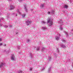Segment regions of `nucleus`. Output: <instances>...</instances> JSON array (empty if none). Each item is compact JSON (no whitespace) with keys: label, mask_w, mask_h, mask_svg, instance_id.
I'll use <instances>...</instances> for the list:
<instances>
[{"label":"nucleus","mask_w":73,"mask_h":73,"mask_svg":"<svg viewBox=\"0 0 73 73\" xmlns=\"http://www.w3.org/2000/svg\"><path fill=\"white\" fill-rule=\"evenodd\" d=\"M29 54L30 56H31V58H32V53H29Z\"/></svg>","instance_id":"24"},{"label":"nucleus","mask_w":73,"mask_h":73,"mask_svg":"<svg viewBox=\"0 0 73 73\" xmlns=\"http://www.w3.org/2000/svg\"><path fill=\"white\" fill-rule=\"evenodd\" d=\"M48 23H49V27H52L53 25V19L51 18H48L47 20Z\"/></svg>","instance_id":"1"},{"label":"nucleus","mask_w":73,"mask_h":73,"mask_svg":"<svg viewBox=\"0 0 73 73\" xmlns=\"http://www.w3.org/2000/svg\"><path fill=\"white\" fill-rule=\"evenodd\" d=\"M71 34L72 35V33H71Z\"/></svg>","instance_id":"48"},{"label":"nucleus","mask_w":73,"mask_h":73,"mask_svg":"<svg viewBox=\"0 0 73 73\" xmlns=\"http://www.w3.org/2000/svg\"><path fill=\"white\" fill-rule=\"evenodd\" d=\"M13 15H16V16H17V14L16 13H13Z\"/></svg>","instance_id":"30"},{"label":"nucleus","mask_w":73,"mask_h":73,"mask_svg":"<svg viewBox=\"0 0 73 73\" xmlns=\"http://www.w3.org/2000/svg\"><path fill=\"white\" fill-rule=\"evenodd\" d=\"M54 56H55V58H56V57H57V56H58V55L56 54H54Z\"/></svg>","instance_id":"22"},{"label":"nucleus","mask_w":73,"mask_h":73,"mask_svg":"<svg viewBox=\"0 0 73 73\" xmlns=\"http://www.w3.org/2000/svg\"><path fill=\"white\" fill-rule=\"evenodd\" d=\"M10 10H12L13 9H15V6L13 5H11L10 6Z\"/></svg>","instance_id":"4"},{"label":"nucleus","mask_w":73,"mask_h":73,"mask_svg":"<svg viewBox=\"0 0 73 73\" xmlns=\"http://www.w3.org/2000/svg\"><path fill=\"white\" fill-rule=\"evenodd\" d=\"M0 21H1V20L0 19Z\"/></svg>","instance_id":"47"},{"label":"nucleus","mask_w":73,"mask_h":73,"mask_svg":"<svg viewBox=\"0 0 73 73\" xmlns=\"http://www.w3.org/2000/svg\"><path fill=\"white\" fill-rule=\"evenodd\" d=\"M59 36H60V34H59V35H58Z\"/></svg>","instance_id":"43"},{"label":"nucleus","mask_w":73,"mask_h":73,"mask_svg":"<svg viewBox=\"0 0 73 73\" xmlns=\"http://www.w3.org/2000/svg\"><path fill=\"white\" fill-rule=\"evenodd\" d=\"M2 40V39L1 38H0V41H1Z\"/></svg>","instance_id":"39"},{"label":"nucleus","mask_w":73,"mask_h":73,"mask_svg":"<svg viewBox=\"0 0 73 73\" xmlns=\"http://www.w3.org/2000/svg\"><path fill=\"white\" fill-rule=\"evenodd\" d=\"M63 29V28L62 27H60V31H62Z\"/></svg>","instance_id":"25"},{"label":"nucleus","mask_w":73,"mask_h":73,"mask_svg":"<svg viewBox=\"0 0 73 73\" xmlns=\"http://www.w3.org/2000/svg\"><path fill=\"white\" fill-rule=\"evenodd\" d=\"M3 19H4V18H2V20H3Z\"/></svg>","instance_id":"42"},{"label":"nucleus","mask_w":73,"mask_h":73,"mask_svg":"<svg viewBox=\"0 0 73 73\" xmlns=\"http://www.w3.org/2000/svg\"><path fill=\"white\" fill-rule=\"evenodd\" d=\"M37 50H40V47H38Z\"/></svg>","instance_id":"33"},{"label":"nucleus","mask_w":73,"mask_h":73,"mask_svg":"<svg viewBox=\"0 0 73 73\" xmlns=\"http://www.w3.org/2000/svg\"><path fill=\"white\" fill-rule=\"evenodd\" d=\"M55 38L56 40H57V41H58L60 39V37H58V36H56L55 37Z\"/></svg>","instance_id":"7"},{"label":"nucleus","mask_w":73,"mask_h":73,"mask_svg":"<svg viewBox=\"0 0 73 73\" xmlns=\"http://www.w3.org/2000/svg\"><path fill=\"white\" fill-rule=\"evenodd\" d=\"M70 35H71V34H70Z\"/></svg>","instance_id":"49"},{"label":"nucleus","mask_w":73,"mask_h":73,"mask_svg":"<svg viewBox=\"0 0 73 73\" xmlns=\"http://www.w3.org/2000/svg\"><path fill=\"white\" fill-rule=\"evenodd\" d=\"M52 69V68L51 67H50L49 68H48V72H50L51 71V69Z\"/></svg>","instance_id":"13"},{"label":"nucleus","mask_w":73,"mask_h":73,"mask_svg":"<svg viewBox=\"0 0 73 73\" xmlns=\"http://www.w3.org/2000/svg\"><path fill=\"white\" fill-rule=\"evenodd\" d=\"M17 12H18V13H19V14H20V15H21V13L19 11V10L18 9H17Z\"/></svg>","instance_id":"19"},{"label":"nucleus","mask_w":73,"mask_h":73,"mask_svg":"<svg viewBox=\"0 0 73 73\" xmlns=\"http://www.w3.org/2000/svg\"><path fill=\"white\" fill-rule=\"evenodd\" d=\"M9 2H12V0H8Z\"/></svg>","instance_id":"36"},{"label":"nucleus","mask_w":73,"mask_h":73,"mask_svg":"<svg viewBox=\"0 0 73 73\" xmlns=\"http://www.w3.org/2000/svg\"><path fill=\"white\" fill-rule=\"evenodd\" d=\"M29 70L30 71H32V68H30L29 69Z\"/></svg>","instance_id":"26"},{"label":"nucleus","mask_w":73,"mask_h":73,"mask_svg":"<svg viewBox=\"0 0 73 73\" xmlns=\"http://www.w3.org/2000/svg\"><path fill=\"white\" fill-rule=\"evenodd\" d=\"M11 60L12 61H15L16 60V58L14 55H13L11 56Z\"/></svg>","instance_id":"3"},{"label":"nucleus","mask_w":73,"mask_h":73,"mask_svg":"<svg viewBox=\"0 0 73 73\" xmlns=\"http://www.w3.org/2000/svg\"><path fill=\"white\" fill-rule=\"evenodd\" d=\"M9 27H12V25H10L9 26Z\"/></svg>","instance_id":"37"},{"label":"nucleus","mask_w":73,"mask_h":73,"mask_svg":"<svg viewBox=\"0 0 73 73\" xmlns=\"http://www.w3.org/2000/svg\"><path fill=\"white\" fill-rule=\"evenodd\" d=\"M3 27L4 28H8V26L4 25L3 26Z\"/></svg>","instance_id":"27"},{"label":"nucleus","mask_w":73,"mask_h":73,"mask_svg":"<svg viewBox=\"0 0 73 73\" xmlns=\"http://www.w3.org/2000/svg\"><path fill=\"white\" fill-rule=\"evenodd\" d=\"M64 8H67L68 7V6L66 5H64Z\"/></svg>","instance_id":"15"},{"label":"nucleus","mask_w":73,"mask_h":73,"mask_svg":"<svg viewBox=\"0 0 73 73\" xmlns=\"http://www.w3.org/2000/svg\"><path fill=\"white\" fill-rule=\"evenodd\" d=\"M71 31H73V29H72V30H71Z\"/></svg>","instance_id":"46"},{"label":"nucleus","mask_w":73,"mask_h":73,"mask_svg":"<svg viewBox=\"0 0 73 73\" xmlns=\"http://www.w3.org/2000/svg\"><path fill=\"white\" fill-rule=\"evenodd\" d=\"M56 50L58 53V52H59V50H58V48H57Z\"/></svg>","instance_id":"32"},{"label":"nucleus","mask_w":73,"mask_h":73,"mask_svg":"<svg viewBox=\"0 0 73 73\" xmlns=\"http://www.w3.org/2000/svg\"><path fill=\"white\" fill-rule=\"evenodd\" d=\"M64 33L66 34L67 37H69V35H68V32L66 31H64Z\"/></svg>","instance_id":"6"},{"label":"nucleus","mask_w":73,"mask_h":73,"mask_svg":"<svg viewBox=\"0 0 73 73\" xmlns=\"http://www.w3.org/2000/svg\"><path fill=\"white\" fill-rule=\"evenodd\" d=\"M62 41L63 42H66V40H62Z\"/></svg>","instance_id":"31"},{"label":"nucleus","mask_w":73,"mask_h":73,"mask_svg":"<svg viewBox=\"0 0 73 73\" xmlns=\"http://www.w3.org/2000/svg\"><path fill=\"white\" fill-rule=\"evenodd\" d=\"M17 48L18 49H20V47L19 46H18L17 47Z\"/></svg>","instance_id":"35"},{"label":"nucleus","mask_w":73,"mask_h":73,"mask_svg":"<svg viewBox=\"0 0 73 73\" xmlns=\"http://www.w3.org/2000/svg\"><path fill=\"white\" fill-rule=\"evenodd\" d=\"M24 9H25V12H27L28 11H27V5H24Z\"/></svg>","instance_id":"8"},{"label":"nucleus","mask_w":73,"mask_h":73,"mask_svg":"<svg viewBox=\"0 0 73 73\" xmlns=\"http://www.w3.org/2000/svg\"><path fill=\"white\" fill-rule=\"evenodd\" d=\"M68 1H69V0H68Z\"/></svg>","instance_id":"50"},{"label":"nucleus","mask_w":73,"mask_h":73,"mask_svg":"<svg viewBox=\"0 0 73 73\" xmlns=\"http://www.w3.org/2000/svg\"><path fill=\"white\" fill-rule=\"evenodd\" d=\"M34 48H36V47L34 46Z\"/></svg>","instance_id":"45"},{"label":"nucleus","mask_w":73,"mask_h":73,"mask_svg":"<svg viewBox=\"0 0 73 73\" xmlns=\"http://www.w3.org/2000/svg\"><path fill=\"white\" fill-rule=\"evenodd\" d=\"M45 48L44 47H43L42 49V52H43L44 51V50H45Z\"/></svg>","instance_id":"21"},{"label":"nucleus","mask_w":73,"mask_h":73,"mask_svg":"<svg viewBox=\"0 0 73 73\" xmlns=\"http://www.w3.org/2000/svg\"><path fill=\"white\" fill-rule=\"evenodd\" d=\"M61 46L62 47V48H66V46L64 45H61Z\"/></svg>","instance_id":"17"},{"label":"nucleus","mask_w":73,"mask_h":73,"mask_svg":"<svg viewBox=\"0 0 73 73\" xmlns=\"http://www.w3.org/2000/svg\"><path fill=\"white\" fill-rule=\"evenodd\" d=\"M3 46H6V44H5Z\"/></svg>","instance_id":"40"},{"label":"nucleus","mask_w":73,"mask_h":73,"mask_svg":"<svg viewBox=\"0 0 73 73\" xmlns=\"http://www.w3.org/2000/svg\"><path fill=\"white\" fill-rule=\"evenodd\" d=\"M5 65V63H1V64H0V68H1L2 66H3V65Z\"/></svg>","instance_id":"9"},{"label":"nucleus","mask_w":73,"mask_h":73,"mask_svg":"<svg viewBox=\"0 0 73 73\" xmlns=\"http://www.w3.org/2000/svg\"><path fill=\"white\" fill-rule=\"evenodd\" d=\"M30 41V40L29 39H27V42H28V43Z\"/></svg>","instance_id":"34"},{"label":"nucleus","mask_w":73,"mask_h":73,"mask_svg":"<svg viewBox=\"0 0 73 73\" xmlns=\"http://www.w3.org/2000/svg\"><path fill=\"white\" fill-rule=\"evenodd\" d=\"M45 69V68H44V66L42 67V69H41V71H42L44 70Z\"/></svg>","instance_id":"18"},{"label":"nucleus","mask_w":73,"mask_h":73,"mask_svg":"<svg viewBox=\"0 0 73 73\" xmlns=\"http://www.w3.org/2000/svg\"><path fill=\"white\" fill-rule=\"evenodd\" d=\"M54 11L52 10L51 12V14H54Z\"/></svg>","instance_id":"20"},{"label":"nucleus","mask_w":73,"mask_h":73,"mask_svg":"<svg viewBox=\"0 0 73 73\" xmlns=\"http://www.w3.org/2000/svg\"><path fill=\"white\" fill-rule=\"evenodd\" d=\"M51 60H52V58H51V57L50 56H48V59H47V60L48 61H51Z\"/></svg>","instance_id":"10"},{"label":"nucleus","mask_w":73,"mask_h":73,"mask_svg":"<svg viewBox=\"0 0 73 73\" xmlns=\"http://www.w3.org/2000/svg\"><path fill=\"white\" fill-rule=\"evenodd\" d=\"M6 19H9V13L7 14V15L6 17Z\"/></svg>","instance_id":"12"},{"label":"nucleus","mask_w":73,"mask_h":73,"mask_svg":"<svg viewBox=\"0 0 73 73\" xmlns=\"http://www.w3.org/2000/svg\"><path fill=\"white\" fill-rule=\"evenodd\" d=\"M62 23L63 22H62V20H60V27H61L62 25H63V24H62Z\"/></svg>","instance_id":"5"},{"label":"nucleus","mask_w":73,"mask_h":73,"mask_svg":"<svg viewBox=\"0 0 73 73\" xmlns=\"http://www.w3.org/2000/svg\"><path fill=\"white\" fill-rule=\"evenodd\" d=\"M22 18H24L25 17V14H23L22 15Z\"/></svg>","instance_id":"16"},{"label":"nucleus","mask_w":73,"mask_h":73,"mask_svg":"<svg viewBox=\"0 0 73 73\" xmlns=\"http://www.w3.org/2000/svg\"><path fill=\"white\" fill-rule=\"evenodd\" d=\"M22 71L21 70H19V71L18 73H22Z\"/></svg>","instance_id":"28"},{"label":"nucleus","mask_w":73,"mask_h":73,"mask_svg":"<svg viewBox=\"0 0 73 73\" xmlns=\"http://www.w3.org/2000/svg\"><path fill=\"white\" fill-rule=\"evenodd\" d=\"M40 7L42 8H43L44 7V4H41L40 5Z\"/></svg>","instance_id":"11"},{"label":"nucleus","mask_w":73,"mask_h":73,"mask_svg":"<svg viewBox=\"0 0 73 73\" xmlns=\"http://www.w3.org/2000/svg\"><path fill=\"white\" fill-rule=\"evenodd\" d=\"M17 33H17L16 32V35H17Z\"/></svg>","instance_id":"44"},{"label":"nucleus","mask_w":73,"mask_h":73,"mask_svg":"<svg viewBox=\"0 0 73 73\" xmlns=\"http://www.w3.org/2000/svg\"><path fill=\"white\" fill-rule=\"evenodd\" d=\"M3 45V44L2 43H0V46H1Z\"/></svg>","instance_id":"38"},{"label":"nucleus","mask_w":73,"mask_h":73,"mask_svg":"<svg viewBox=\"0 0 73 73\" xmlns=\"http://www.w3.org/2000/svg\"><path fill=\"white\" fill-rule=\"evenodd\" d=\"M42 30H45V29H47V28L46 27H42Z\"/></svg>","instance_id":"14"},{"label":"nucleus","mask_w":73,"mask_h":73,"mask_svg":"<svg viewBox=\"0 0 73 73\" xmlns=\"http://www.w3.org/2000/svg\"><path fill=\"white\" fill-rule=\"evenodd\" d=\"M32 23V21L30 19H28L26 21V24L27 26L29 25L30 24H31Z\"/></svg>","instance_id":"2"},{"label":"nucleus","mask_w":73,"mask_h":73,"mask_svg":"<svg viewBox=\"0 0 73 73\" xmlns=\"http://www.w3.org/2000/svg\"><path fill=\"white\" fill-rule=\"evenodd\" d=\"M42 24H45L46 23V22L44 21H42Z\"/></svg>","instance_id":"23"},{"label":"nucleus","mask_w":73,"mask_h":73,"mask_svg":"<svg viewBox=\"0 0 73 73\" xmlns=\"http://www.w3.org/2000/svg\"><path fill=\"white\" fill-rule=\"evenodd\" d=\"M33 9H31V11H33Z\"/></svg>","instance_id":"41"},{"label":"nucleus","mask_w":73,"mask_h":73,"mask_svg":"<svg viewBox=\"0 0 73 73\" xmlns=\"http://www.w3.org/2000/svg\"><path fill=\"white\" fill-rule=\"evenodd\" d=\"M47 14H48V15H50V12H47Z\"/></svg>","instance_id":"29"}]
</instances>
